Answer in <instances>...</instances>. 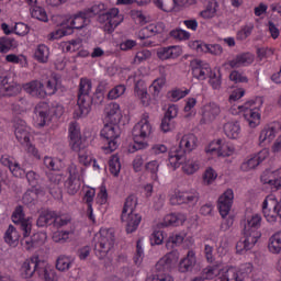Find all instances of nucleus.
<instances>
[{"mask_svg": "<svg viewBox=\"0 0 281 281\" xmlns=\"http://www.w3.org/2000/svg\"><path fill=\"white\" fill-rule=\"evenodd\" d=\"M196 142L198 139L194 134L183 135L179 142V146L172 147L169 151V164L173 168H179V166L184 164L182 169L186 175H194V172L200 168L199 162L188 160L186 155H188V153H192L194 148H196Z\"/></svg>", "mask_w": 281, "mask_h": 281, "instance_id": "f257e3e1", "label": "nucleus"}, {"mask_svg": "<svg viewBox=\"0 0 281 281\" xmlns=\"http://www.w3.org/2000/svg\"><path fill=\"white\" fill-rule=\"evenodd\" d=\"M262 223V217L258 214L251 216L250 220H247V223L244 225V240H239L236 244L237 251H249L252 249L258 239L262 236V234L258 231L260 229V225Z\"/></svg>", "mask_w": 281, "mask_h": 281, "instance_id": "f03ea898", "label": "nucleus"}, {"mask_svg": "<svg viewBox=\"0 0 281 281\" xmlns=\"http://www.w3.org/2000/svg\"><path fill=\"white\" fill-rule=\"evenodd\" d=\"M115 247V235L111 231H101L94 238V254L99 260H106L104 268L109 269L113 259L109 256Z\"/></svg>", "mask_w": 281, "mask_h": 281, "instance_id": "7ed1b4c3", "label": "nucleus"}, {"mask_svg": "<svg viewBox=\"0 0 281 281\" xmlns=\"http://www.w3.org/2000/svg\"><path fill=\"white\" fill-rule=\"evenodd\" d=\"M150 133H153V125L148 121V114H143L142 120L132 130L134 145L131 148V153L147 148L148 143L144 142V139L149 137Z\"/></svg>", "mask_w": 281, "mask_h": 281, "instance_id": "20e7f679", "label": "nucleus"}, {"mask_svg": "<svg viewBox=\"0 0 281 281\" xmlns=\"http://www.w3.org/2000/svg\"><path fill=\"white\" fill-rule=\"evenodd\" d=\"M175 262V254L169 252L165 255L155 266L154 273L147 278L146 281H175L168 271L172 269Z\"/></svg>", "mask_w": 281, "mask_h": 281, "instance_id": "39448f33", "label": "nucleus"}, {"mask_svg": "<svg viewBox=\"0 0 281 281\" xmlns=\"http://www.w3.org/2000/svg\"><path fill=\"white\" fill-rule=\"evenodd\" d=\"M91 80L89 79H81L79 85V92H78V109L80 111L81 116H87L91 112Z\"/></svg>", "mask_w": 281, "mask_h": 281, "instance_id": "423d86ee", "label": "nucleus"}, {"mask_svg": "<svg viewBox=\"0 0 281 281\" xmlns=\"http://www.w3.org/2000/svg\"><path fill=\"white\" fill-rule=\"evenodd\" d=\"M98 21L100 23H105L103 26L104 32H108V34H113V32H115V27H117V25L124 21V15L120 14L119 9L113 8L106 12L103 11V13H100Z\"/></svg>", "mask_w": 281, "mask_h": 281, "instance_id": "0eeeda50", "label": "nucleus"}, {"mask_svg": "<svg viewBox=\"0 0 281 281\" xmlns=\"http://www.w3.org/2000/svg\"><path fill=\"white\" fill-rule=\"evenodd\" d=\"M120 125L117 124H105L104 127L101 130V137L105 139L108 146L104 147V150H109L110 153H113L117 150V139L120 138Z\"/></svg>", "mask_w": 281, "mask_h": 281, "instance_id": "6e6552de", "label": "nucleus"}, {"mask_svg": "<svg viewBox=\"0 0 281 281\" xmlns=\"http://www.w3.org/2000/svg\"><path fill=\"white\" fill-rule=\"evenodd\" d=\"M69 146L74 153H85L87 150V138H82L78 123H70Z\"/></svg>", "mask_w": 281, "mask_h": 281, "instance_id": "1a4fd4ad", "label": "nucleus"}, {"mask_svg": "<svg viewBox=\"0 0 281 281\" xmlns=\"http://www.w3.org/2000/svg\"><path fill=\"white\" fill-rule=\"evenodd\" d=\"M12 222L14 225L19 226L24 238H27L32 234V221L25 218V212H23V206L19 205L15 207L12 214Z\"/></svg>", "mask_w": 281, "mask_h": 281, "instance_id": "9d476101", "label": "nucleus"}, {"mask_svg": "<svg viewBox=\"0 0 281 281\" xmlns=\"http://www.w3.org/2000/svg\"><path fill=\"white\" fill-rule=\"evenodd\" d=\"M69 177L65 182L68 194L74 195L80 190V170L75 164L68 167Z\"/></svg>", "mask_w": 281, "mask_h": 281, "instance_id": "9b49d317", "label": "nucleus"}, {"mask_svg": "<svg viewBox=\"0 0 281 281\" xmlns=\"http://www.w3.org/2000/svg\"><path fill=\"white\" fill-rule=\"evenodd\" d=\"M0 98H16L21 93V85L10 81L8 77L0 78Z\"/></svg>", "mask_w": 281, "mask_h": 281, "instance_id": "f8f14e48", "label": "nucleus"}, {"mask_svg": "<svg viewBox=\"0 0 281 281\" xmlns=\"http://www.w3.org/2000/svg\"><path fill=\"white\" fill-rule=\"evenodd\" d=\"M41 263H43V261H41L38 257H31L26 259L22 263L20 269L21 278H24V280H27L32 278L35 273L38 274V271H41V268H40Z\"/></svg>", "mask_w": 281, "mask_h": 281, "instance_id": "ddd939ff", "label": "nucleus"}, {"mask_svg": "<svg viewBox=\"0 0 281 281\" xmlns=\"http://www.w3.org/2000/svg\"><path fill=\"white\" fill-rule=\"evenodd\" d=\"M256 102H258V104H262V99L257 98L256 100H249L243 105V109H246L244 119L248 122L250 128H256V126L260 124V114L254 111V109H249L252 104H256Z\"/></svg>", "mask_w": 281, "mask_h": 281, "instance_id": "4468645a", "label": "nucleus"}, {"mask_svg": "<svg viewBox=\"0 0 281 281\" xmlns=\"http://www.w3.org/2000/svg\"><path fill=\"white\" fill-rule=\"evenodd\" d=\"M13 128L19 143L27 144L30 142V127H27V123L24 120L15 117L13 120Z\"/></svg>", "mask_w": 281, "mask_h": 281, "instance_id": "2eb2a0df", "label": "nucleus"}, {"mask_svg": "<svg viewBox=\"0 0 281 281\" xmlns=\"http://www.w3.org/2000/svg\"><path fill=\"white\" fill-rule=\"evenodd\" d=\"M234 203V190L228 189L226 190L222 196L218 199V211L222 218H225L232 211V205Z\"/></svg>", "mask_w": 281, "mask_h": 281, "instance_id": "dca6fc26", "label": "nucleus"}, {"mask_svg": "<svg viewBox=\"0 0 281 281\" xmlns=\"http://www.w3.org/2000/svg\"><path fill=\"white\" fill-rule=\"evenodd\" d=\"M205 153H210L211 155L215 153L218 157H229L234 154V148L227 144H223V139H217L205 148Z\"/></svg>", "mask_w": 281, "mask_h": 281, "instance_id": "f3484780", "label": "nucleus"}, {"mask_svg": "<svg viewBox=\"0 0 281 281\" xmlns=\"http://www.w3.org/2000/svg\"><path fill=\"white\" fill-rule=\"evenodd\" d=\"M191 71L193 77L198 80H205L210 74H212V68H210V64H205L200 59H193L190 63Z\"/></svg>", "mask_w": 281, "mask_h": 281, "instance_id": "a211bd4d", "label": "nucleus"}, {"mask_svg": "<svg viewBox=\"0 0 281 281\" xmlns=\"http://www.w3.org/2000/svg\"><path fill=\"white\" fill-rule=\"evenodd\" d=\"M223 271V262L217 261L213 266H207L201 272V276L195 277L192 281H205V280H214L216 276H221Z\"/></svg>", "mask_w": 281, "mask_h": 281, "instance_id": "6ab92c4d", "label": "nucleus"}, {"mask_svg": "<svg viewBox=\"0 0 281 281\" xmlns=\"http://www.w3.org/2000/svg\"><path fill=\"white\" fill-rule=\"evenodd\" d=\"M24 91L32 95V98L45 99L47 97V92H45V85L38 80H33L23 86Z\"/></svg>", "mask_w": 281, "mask_h": 281, "instance_id": "aec40b11", "label": "nucleus"}, {"mask_svg": "<svg viewBox=\"0 0 281 281\" xmlns=\"http://www.w3.org/2000/svg\"><path fill=\"white\" fill-rule=\"evenodd\" d=\"M54 223H56V211H52L50 209H42L40 211V215L36 221V225L38 227H50Z\"/></svg>", "mask_w": 281, "mask_h": 281, "instance_id": "412c9836", "label": "nucleus"}, {"mask_svg": "<svg viewBox=\"0 0 281 281\" xmlns=\"http://www.w3.org/2000/svg\"><path fill=\"white\" fill-rule=\"evenodd\" d=\"M47 240V233H35L31 237L23 236L21 244L25 246L26 249H32L34 247H41Z\"/></svg>", "mask_w": 281, "mask_h": 281, "instance_id": "4be33fe9", "label": "nucleus"}, {"mask_svg": "<svg viewBox=\"0 0 281 281\" xmlns=\"http://www.w3.org/2000/svg\"><path fill=\"white\" fill-rule=\"evenodd\" d=\"M218 115H221V106L216 103H210L204 106L201 124H210L214 122Z\"/></svg>", "mask_w": 281, "mask_h": 281, "instance_id": "5701e85b", "label": "nucleus"}, {"mask_svg": "<svg viewBox=\"0 0 281 281\" xmlns=\"http://www.w3.org/2000/svg\"><path fill=\"white\" fill-rule=\"evenodd\" d=\"M104 113L110 124H120V122H122V111L120 110V104L114 102L109 103L104 109Z\"/></svg>", "mask_w": 281, "mask_h": 281, "instance_id": "b1692460", "label": "nucleus"}, {"mask_svg": "<svg viewBox=\"0 0 281 281\" xmlns=\"http://www.w3.org/2000/svg\"><path fill=\"white\" fill-rule=\"evenodd\" d=\"M122 223H125L126 234H133V232H137L139 223H142V215L137 213H125L124 221H122Z\"/></svg>", "mask_w": 281, "mask_h": 281, "instance_id": "393cba45", "label": "nucleus"}, {"mask_svg": "<svg viewBox=\"0 0 281 281\" xmlns=\"http://www.w3.org/2000/svg\"><path fill=\"white\" fill-rule=\"evenodd\" d=\"M89 23H91V20L83 10L74 15V18L70 21V26L67 25V27H71L74 33V30H82L83 27H87Z\"/></svg>", "mask_w": 281, "mask_h": 281, "instance_id": "a878e982", "label": "nucleus"}, {"mask_svg": "<svg viewBox=\"0 0 281 281\" xmlns=\"http://www.w3.org/2000/svg\"><path fill=\"white\" fill-rule=\"evenodd\" d=\"M199 202V193L193 192V193H178L176 195H172L171 198V203L175 205H183V203H198Z\"/></svg>", "mask_w": 281, "mask_h": 281, "instance_id": "bb28decb", "label": "nucleus"}, {"mask_svg": "<svg viewBox=\"0 0 281 281\" xmlns=\"http://www.w3.org/2000/svg\"><path fill=\"white\" fill-rule=\"evenodd\" d=\"M194 265H196V256L193 250H189L187 257L179 262L178 269L180 273H188L194 269Z\"/></svg>", "mask_w": 281, "mask_h": 281, "instance_id": "cd10ccee", "label": "nucleus"}, {"mask_svg": "<svg viewBox=\"0 0 281 281\" xmlns=\"http://www.w3.org/2000/svg\"><path fill=\"white\" fill-rule=\"evenodd\" d=\"M254 63V55L250 53H244L236 56V58L229 60L225 65H229L232 69H238V67H243V65H251Z\"/></svg>", "mask_w": 281, "mask_h": 281, "instance_id": "c85d7f7f", "label": "nucleus"}, {"mask_svg": "<svg viewBox=\"0 0 281 281\" xmlns=\"http://www.w3.org/2000/svg\"><path fill=\"white\" fill-rule=\"evenodd\" d=\"M38 278H42L44 281H58V276L52 267L47 266V262L42 261L40 265V270L37 272Z\"/></svg>", "mask_w": 281, "mask_h": 281, "instance_id": "c756f323", "label": "nucleus"}, {"mask_svg": "<svg viewBox=\"0 0 281 281\" xmlns=\"http://www.w3.org/2000/svg\"><path fill=\"white\" fill-rule=\"evenodd\" d=\"M69 23V20H65L61 23H59L61 29L56 30L55 32L49 34V41H58V38H63V36H69L72 34V29L68 27L67 24Z\"/></svg>", "mask_w": 281, "mask_h": 281, "instance_id": "7c9ffc66", "label": "nucleus"}, {"mask_svg": "<svg viewBox=\"0 0 281 281\" xmlns=\"http://www.w3.org/2000/svg\"><path fill=\"white\" fill-rule=\"evenodd\" d=\"M20 238L21 235L19 234V231H16V227L9 225L4 234V241L11 247H16V245H19Z\"/></svg>", "mask_w": 281, "mask_h": 281, "instance_id": "2f4dec72", "label": "nucleus"}, {"mask_svg": "<svg viewBox=\"0 0 281 281\" xmlns=\"http://www.w3.org/2000/svg\"><path fill=\"white\" fill-rule=\"evenodd\" d=\"M164 30V23H158L157 25H148L139 31L138 38L140 41H146V38H150V34H159Z\"/></svg>", "mask_w": 281, "mask_h": 281, "instance_id": "473e14b6", "label": "nucleus"}, {"mask_svg": "<svg viewBox=\"0 0 281 281\" xmlns=\"http://www.w3.org/2000/svg\"><path fill=\"white\" fill-rule=\"evenodd\" d=\"M224 133L228 139H238V135H240V124H238V122L224 124Z\"/></svg>", "mask_w": 281, "mask_h": 281, "instance_id": "72a5a7b5", "label": "nucleus"}, {"mask_svg": "<svg viewBox=\"0 0 281 281\" xmlns=\"http://www.w3.org/2000/svg\"><path fill=\"white\" fill-rule=\"evenodd\" d=\"M61 177L59 175H50L48 178V181L46 182V190H48L49 194L52 196H56L58 192H60V189L58 186H60Z\"/></svg>", "mask_w": 281, "mask_h": 281, "instance_id": "f704fd0d", "label": "nucleus"}, {"mask_svg": "<svg viewBox=\"0 0 281 281\" xmlns=\"http://www.w3.org/2000/svg\"><path fill=\"white\" fill-rule=\"evenodd\" d=\"M188 221V217L183 213H171L165 217V225H171L172 227H177L179 225H183V222Z\"/></svg>", "mask_w": 281, "mask_h": 281, "instance_id": "c9c22d12", "label": "nucleus"}, {"mask_svg": "<svg viewBox=\"0 0 281 281\" xmlns=\"http://www.w3.org/2000/svg\"><path fill=\"white\" fill-rule=\"evenodd\" d=\"M215 281H245V279H243V273H239L236 271V269L231 268L222 276L217 277Z\"/></svg>", "mask_w": 281, "mask_h": 281, "instance_id": "e433bc0d", "label": "nucleus"}, {"mask_svg": "<svg viewBox=\"0 0 281 281\" xmlns=\"http://www.w3.org/2000/svg\"><path fill=\"white\" fill-rule=\"evenodd\" d=\"M280 175H281V169H278L276 171H266L261 176V181L262 183H268V186L276 189Z\"/></svg>", "mask_w": 281, "mask_h": 281, "instance_id": "4c0bfd02", "label": "nucleus"}, {"mask_svg": "<svg viewBox=\"0 0 281 281\" xmlns=\"http://www.w3.org/2000/svg\"><path fill=\"white\" fill-rule=\"evenodd\" d=\"M135 207H137V198L135 195H130L124 203L123 211L121 214V221H124L126 214H135Z\"/></svg>", "mask_w": 281, "mask_h": 281, "instance_id": "58836bf2", "label": "nucleus"}, {"mask_svg": "<svg viewBox=\"0 0 281 281\" xmlns=\"http://www.w3.org/2000/svg\"><path fill=\"white\" fill-rule=\"evenodd\" d=\"M41 192H43V189L27 190L22 198L24 205H36Z\"/></svg>", "mask_w": 281, "mask_h": 281, "instance_id": "ea45409f", "label": "nucleus"}, {"mask_svg": "<svg viewBox=\"0 0 281 281\" xmlns=\"http://www.w3.org/2000/svg\"><path fill=\"white\" fill-rule=\"evenodd\" d=\"M31 104L26 98H20L18 101L11 104V111L21 115V113H25L27 109H30Z\"/></svg>", "mask_w": 281, "mask_h": 281, "instance_id": "a19ab883", "label": "nucleus"}, {"mask_svg": "<svg viewBox=\"0 0 281 281\" xmlns=\"http://www.w3.org/2000/svg\"><path fill=\"white\" fill-rule=\"evenodd\" d=\"M276 138V127L266 126L261 130L259 135V144H265V142L271 143Z\"/></svg>", "mask_w": 281, "mask_h": 281, "instance_id": "79ce46f5", "label": "nucleus"}, {"mask_svg": "<svg viewBox=\"0 0 281 281\" xmlns=\"http://www.w3.org/2000/svg\"><path fill=\"white\" fill-rule=\"evenodd\" d=\"M268 249L271 254H280L281 251V232L273 234L268 244Z\"/></svg>", "mask_w": 281, "mask_h": 281, "instance_id": "37998d69", "label": "nucleus"}, {"mask_svg": "<svg viewBox=\"0 0 281 281\" xmlns=\"http://www.w3.org/2000/svg\"><path fill=\"white\" fill-rule=\"evenodd\" d=\"M175 52H177L176 46L164 47V48H159L157 50V56L160 60H168L169 58H177V56H179V54H177Z\"/></svg>", "mask_w": 281, "mask_h": 281, "instance_id": "c03bdc74", "label": "nucleus"}, {"mask_svg": "<svg viewBox=\"0 0 281 281\" xmlns=\"http://www.w3.org/2000/svg\"><path fill=\"white\" fill-rule=\"evenodd\" d=\"M135 93L140 98L144 106H148L150 104L149 98H148V91H146V88L144 87L143 81H138L135 85Z\"/></svg>", "mask_w": 281, "mask_h": 281, "instance_id": "a18cd8bd", "label": "nucleus"}, {"mask_svg": "<svg viewBox=\"0 0 281 281\" xmlns=\"http://www.w3.org/2000/svg\"><path fill=\"white\" fill-rule=\"evenodd\" d=\"M153 3L162 12H172L177 5V0H151Z\"/></svg>", "mask_w": 281, "mask_h": 281, "instance_id": "49530a36", "label": "nucleus"}, {"mask_svg": "<svg viewBox=\"0 0 281 281\" xmlns=\"http://www.w3.org/2000/svg\"><path fill=\"white\" fill-rule=\"evenodd\" d=\"M34 58L37 59L38 63H47L49 59V48L46 45H38L35 53Z\"/></svg>", "mask_w": 281, "mask_h": 281, "instance_id": "de8ad7c7", "label": "nucleus"}, {"mask_svg": "<svg viewBox=\"0 0 281 281\" xmlns=\"http://www.w3.org/2000/svg\"><path fill=\"white\" fill-rule=\"evenodd\" d=\"M35 113L40 117V126H45L47 120L49 119V112L47 111V103L38 104L35 108Z\"/></svg>", "mask_w": 281, "mask_h": 281, "instance_id": "09e8293b", "label": "nucleus"}, {"mask_svg": "<svg viewBox=\"0 0 281 281\" xmlns=\"http://www.w3.org/2000/svg\"><path fill=\"white\" fill-rule=\"evenodd\" d=\"M217 8L218 2L212 0L207 3L205 10L200 12V16H202L203 19H214Z\"/></svg>", "mask_w": 281, "mask_h": 281, "instance_id": "8fccbe9b", "label": "nucleus"}, {"mask_svg": "<svg viewBox=\"0 0 281 281\" xmlns=\"http://www.w3.org/2000/svg\"><path fill=\"white\" fill-rule=\"evenodd\" d=\"M145 170L150 175V178L153 181H158L159 176H157V172H159V161L151 160L145 165Z\"/></svg>", "mask_w": 281, "mask_h": 281, "instance_id": "3c124183", "label": "nucleus"}, {"mask_svg": "<svg viewBox=\"0 0 281 281\" xmlns=\"http://www.w3.org/2000/svg\"><path fill=\"white\" fill-rule=\"evenodd\" d=\"M86 11V14H88V18L93 19V16H99L103 12L106 11V5L102 2H99L98 4L92 5L89 9L83 10Z\"/></svg>", "mask_w": 281, "mask_h": 281, "instance_id": "603ef678", "label": "nucleus"}, {"mask_svg": "<svg viewBox=\"0 0 281 281\" xmlns=\"http://www.w3.org/2000/svg\"><path fill=\"white\" fill-rule=\"evenodd\" d=\"M93 196H95V191L93 189L88 190L85 194L83 200L86 201L87 205H88V216L90 218V221H95V218L93 217V206L91 203H93Z\"/></svg>", "mask_w": 281, "mask_h": 281, "instance_id": "864d4df0", "label": "nucleus"}, {"mask_svg": "<svg viewBox=\"0 0 281 281\" xmlns=\"http://www.w3.org/2000/svg\"><path fill=\"white\" fill-rule=\"evenodd\" d=\"M12 47H16V41L10 37H2L0 41V52L1 54H8Z\"/></svg>", "mask_w": 281, "mask_h": 281, "instance_id": "5fc2aeb1", "label": "nucleus"}, {"mask_svg": "<svg viewBox=\"0 0 281 281\" xmlns=\"http://www.w3.org/2000/svg\"><path fill=\"white\" fill-rule=\"evenodd\" d=\"M263 215L268 223H276V221H278V216L281 218V202L273 206V214H271L269 211H266V214Z\"/></svg>", "mask_w": 281, "mask_h": 281, "instance_id": "6e6d98bb", "label": "nucleus"}, {"mask_svg": "<svg viewBox=\"0 0 281 281\" xmlns=\"http://www.w3.org/2000/svg\"><path fill=\"white\" fill-rule=\"evenodd\" d=\"M110 166V172L114 177H117L120 175V170H122V164H120V157L112 156V158L109 161Z\"/></svg>", "mask_w": 281, "mask_h": 281, "instance_id": "4d7b16f0", "label": "nucleus"}, {"mask_svg": "<svg viewBox=\"0 0 281 281\" xmlns=\"http://www.w3.org/2000/svg\"><path fill=\"white\" fill-rule=\"evenodd\" d=\"M169 34L176 41H190V33L182 29H175Z\"/></svg>", "mask_w": 281, "mask_h": 281, "instance_id": "13d9d810", "label": "nucleus"}, {"mask_svg": "<svg viewBox=\"0 0 281 281\" xmlns=\"http://www.w3.org/2000/svg\"><path fill=\"white\" fill-rule=\"evenodd\" d=\"M71 267V259L66 256H60L56 261V269L58 271H69Z\"/></svg>", "mask_w": 281, "mask_h": 281, "instance_id": "bf43d9fd", "label": "nucleus"}, {"mask_svg": "<svg viewBox=\"0 0 281 281\" xmlns=\"http://www.w3.org/2000/svg\"><path fill=\"white\" fill-rule=\"evenodd\" d=\"M204 54L221 56V54H223V46H221L220 44H205Z\"/></svg>", "mask_w": 281, "mask_h": 281, "instance_id": "052dcab7", "label": "nucleus"}, {"mask_svg": "<svg viewBox=\"0 0 281 281\" xmlns=\"http://www.w3.org/2000/svg\"><path fill=\"white\" fill-rule=\"evenodd\" d=\"M26 181L31 188H36L38 186V181L41 180V176L36 173L35 171H27L25 173Z\"/></svg>", "mask_w": 281, "mask_h": 281, "instance_id": "680f3d73", "label": "nucleus"}, {"mask_svg": "<svg viewBox=\"0 0 281 281\" xmlns=\"http://www.w3.org/2000/svg\"><path fill=\"white\" fill-rule=\"evenodd\" d=\"M160 128L162 133H169V131H175V119L164 116V119L161 120Z\"/></svg>", "mask_w": 281, "mask_h": 281, "instance_id": "e2e57ef3", "label": "nucleus"}, {"mask_svg": "<svg viewBox=\"0 0 281 281\" xmlns=\"http://www.w3.org/2000/svg\"><path fill=\"white\" fill-rule=\"evenodd\" d=\"M126 87L123 85H119L108 93V98L109 100H116V98H120V95H124Z\"/></svg>", "mask_w": 281, "mask_h": 281, "instance_id": "0e129e2a", "label": "nucleus"}, {"mask_svg": "<svg viewBox=\"0 0 281 281\" xmlns=\"http://www.w3.org/2000/svg\"><path fill=\"white\" fill-rule=\"evenodd\" d=\"M184 237L182 235H173L170 236L169 239L167 240L166 247L167 248H175V247H179V245H181V243H183Z\"/></svg>", "mask_w": 281, "mask_h": 281, "instance_id": "69168bd1", "label": "nucleus"}, {"mask_svg": "<svg viewBox=\"0 0 281 281\" xmlns=\"http://www.w3.org/2000/svg\"><path fill=\"white\" fill-rule=\"evenodd\" d=\"M216 177H218L216 171L212 168H207L203 175V181L206 186H210L211 183H214Z\"/></svg>", "mask_w": 281, "mask_h": 281, "instance_id": "338daca9", "label": "nucleus"}, {"mask_svg": "<svg viewBox=\"0 0 281 281\" xmlns=\"http://www.w3.org/2000/svg\"><path fill=\"white\" fill-rule=\"evenodd\" d=\"M33 19H37V21H43L44 23L47 22V12H45V9L36 7L32 11Z\"/></svg>", "mask_w": 281, "mask_h": 281, "instance_id": "774afa93", "label": "nucleus"}]
</instances>
